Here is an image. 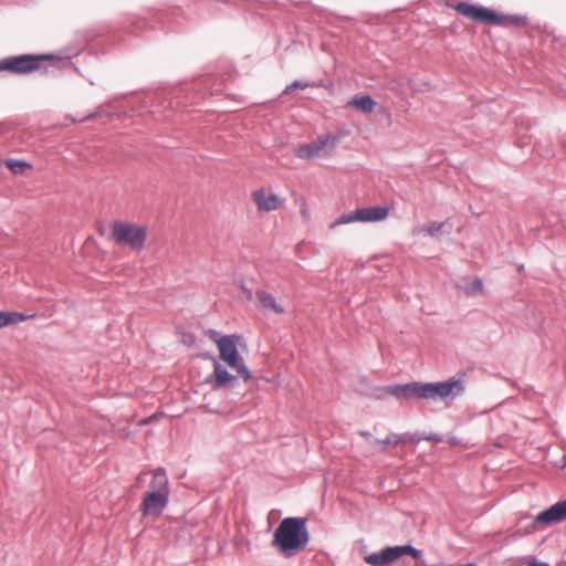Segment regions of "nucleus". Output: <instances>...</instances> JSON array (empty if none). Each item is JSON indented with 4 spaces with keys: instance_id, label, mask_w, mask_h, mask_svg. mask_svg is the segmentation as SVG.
I'll return each mask as SVG.
<instances>
[{
    "instance_id": "obj_24",
    "label": "nucleus",
    "mask_w": 566,
    "mask_h": 566,
    "mask_svg": "<svg viewBox=\"0 0 566 566\" xmlns=\"http://www.w3.org/2000/svg\"><path fill=\"white\" fill-rule=\"evenodd\" d=\"M308 85L306 83H302L300 81H294L292 84L287 85L284 90V94H290L292 93L294 90L296 88H301V90H304L306 88Z\"/></svg>"
},
{
    "instance_id": "obj_14",
    "label": "nucleus",
    "mask_w": 566,
    "mask_h": 566,
    "mask_svg": "<svg viewBox=\"0 0 566 566\" xmlns=\"http://www.w3.org/2000/svg\"><path fill=\"white\" fill-rule=\"evenodd\" d=\"M386 394L396 397L399 400L420 398V382H409L405 385H392L385 389Z\"/></svg>"
},
{
    "instance_id": "obj_26",
    "label": "nucleus",
    "mask_w": 566,
    "mask_h": 566,
    "mask_svg": "<svg viewBox=\"0 0 566 566\" xmlns=\"http://www.w3.org/2000/svg\"><path fill=\"white\" fill-rule=\"evenodd\" d=\"M528 566H549V565L546 563H543V562L532 560L528 563Z\"/></svg>"
},
{
    "instance_id": "obj_8",
    "label": "nucleus",
    "mask_w": 566,
    "mask_h": 566,
    "mask_svg": "<svg viewBox=\"0 0 566 566\" xmlns=\"http://www.w3.org/2000/svg\"><path fill=\"white\" fill-rule=\"evenodd\" d=\"M389 214V209L386 207H363L349 213L343 214L329 224L333 230L338 226L348 224L353 222H377L385 220Z\"/></svg>"
},
{
    "instance_id": "obj_21",
    "label": "nucleus",
    "mask_w": 566,
    "mask_h": 566,
    "mask_svg": "<svg viewBox=\"0 0 566 566\" xmlns=\"http://www.w3.org/2000/svg\"><path fill=\"white\" fill-rule=\"evenodd\" d=\"M7 167L13 172V174H23L27 169L31 168V165L23 160H8L6 163Z\"/></svg>"
},
{
    "instance_id": "obj_17",
    "label": "nucleus",
    "mask_w": 566,
    "mask_h": 566,
    "mask_svg": "<svg viewBox=\"0 0 566 566\" xmlns=\"http://www.w3.org/2000/svg\"><path fill=\"white\" fill-rule=\"evenodd\" d=\"M457 287L465 295H474L482 292V282L476 277L461 279L457 283Z\"/></svg>"
},
{
    "instance_id": "obj_11",
    "label": "nucleus",
    "mask_w": 566,
    "mask_h": 566,
    "mask_svg": "<svg viewBox=\"0 0 566 566\" xmlns=\"http://www.w3.org/2000/svg\"><path fill=\"white\" fill-rule=\"evenodd\" d=\"M453 8L459 14L474 22L486 24L495 23V12L482 6L472 4L469 2H460Z\"/></svg>"
},
{
    "instance_id": "obj_16",
    "label": "nucleus",
    "mask_w": 566,
    "mask_h": 566,
    "mask_svg": "<svg viewBox=\"0 0 566 566\" xmlns=\"http://www.w3.org/2000/svg\"><path fill=\"white\" fill-rule=\"evenodd\" d=\"M377 103L369 95H355L346 106L355 108L364 114H371Z\"/></svg>"
},
{
    "instance_id": "obj_27",
    "label": "nucleus",
    "mask_w": 566,
    "mask_h": 566,
    "mask_svg": "<svg viewBox=\"0 0 566 566\" xmlns=\"http://www.w3.org/2000/svg\"><path fill=\"white\" fill-rule=\"evenodd\" d=\"M426 439L429 441H434V442L441 441V438H439L437 436H430V437H427Z\"/></svg>"
},
{
    "instance_id": "obj_3",
    "label": "nucleus",
    "mask_w": 566,
    "mask_h": 566,
    "mask_svg": "<svg viewBox=\"0 0 566 566\" xmlns=\"http://www.w3.org/2000/svg\"><path fill=\"white\" fill-rule=\"evenodd\" d=\"M148 227L129 221H114L111 227V239L119 247L133 252H140L146 247Z\"/></svg>"
},
{
    "instance_id": "obj_23",
    "label": "nucleus",
    "mask_w": 566,
    "mask_h": 566,
    "mask_svg": "<svg viewBox=\"0 0 566 566\" xmlns=\"http://www.w3.org/2000/svg\"><path fill=\"white\" fill-rule=\"evenodd\" d=\"M442 228L443 223L433 221L424 226L423 231L430 237H436L441 232Z\"/></svg>"
},
{
    "instance_id": "obj_15",
    "label": "nucleus",
    "mask_w": 566,
    "mask_h": 566,
    "mask_svg": "<svg viewBox=\"0 0 566 566\" xmlns=\"http://www.w3.org/2000/svg\"><path fill=\"white\" fill-rule=\"evenodd\" d=\"M256 301L259 305L265 310L271 311L277 315H282L285 313V306L279 302L274 295L266 291H258L255 293Z\"/></svg>"
},
{
    "instance_id": "obj_1",
    "label": "nucleus",
    "mask_w": 566,
    "mask_h": 566,
    "mask_svg": "<svg viewBox=\"0 0 566 566\" xmlns=\"http://www.w3.org/2000/svg\"><path fill=\"white\" fill-rule=\"evenodd\" d=\"M310 539L306 518L286 517L274 532L272 544L285 555L291 556L305 548Z\"/></svg>"
},
{
    "instance_id": "obj_7",
    "label": "nucleus",
    "mask_w": 566,
    "mask_h": 566,
    "mask_svg": "<svg viewBox=\"0 0 566 566\" xmlns=\"http://www.w3.org/2000/svg\"><path fill=\"white\" fill-rule=\"evenodd\" d=\"M336 147V138L324 134L317 136L310 143H304L294 148V155L303 160H312L322 157H329Z\"/></svg>"
},
{
    "instance_id": "obj_4",
    "label": "nucleus",
    "mask_w": 566,
    "mask_h": 566,
    "mask_svg": "<svg viewBox=\"0 0 566 566\" xmlns=\"http://www.w3.org/2000/svg\"><path fill=\"white\" fill-rule=\"evenodd\" d=\"M60 59L53 54H22L0 61V72L29 74L44 69L46 63L55 64Z\"/></svg>"
},
{
    "instance_id": "obj_18",
    "label": "nucleus",
    "mask_w": 566,
    "mask_h": 566,
    "mask_svg": "<svg viewBox=\"0 0 566 566\" xmlns=\"http://www.w3.org/2000/svg\"><path fill=\"white\" fill-rule=\"evenodd\" d=\"M411 440V437L408 433L403 434H396L391 433L387 436L385 439L376 440L377 443L382 446V450L386 449V447H396L400 443H406Z\"/></svg>"
},
{
    "instance_id": "obj_9",
    "label": "nucleus",
    "mask_w": 566,
    "mask_h": 566,
    "mask_svg": "<svg viewBox=\"0 0 566 566\" xmlns=\"http://www.w3.org/2000/svg\"><path fill=\"white\" fill-rule=\"evenodd\" d=\"M403 555H410L417 559L421 556V552L410 545L386 547L379 553L367 555L365 562L371 566H389Z\"/></svg>"
},
{
    "instance_id": "obj_19",
    "label": "nucleus",
    "mask_w": 566,
    "mask_h": 566,
    "mask_svg": "<svg viewBox=\"0 0 566 566\" xmlns=\"http://www.w3.org/2000/svg\"><path fill=\"white\" fill-rule=\"evenodd\" d=\"M526 24V18L522 15H509L497 13V25L505 27H524Z\"/></svg>"
},
{
    "instance_id": "obj_6",
    "label": "nucleus",
    "mask_w": 566,
    "mask_h": 566,
    "mask_svg": "<svg viewBox=\"0 0 566 566\" xmlns=\"http://www.w3.org/2000/svg\"><path fill=\"white\" fill-rule=\"evenodd\" d=\"M465 386L458 378H449L446 381L420 382V399L427 400H453L464 394Z\"/></svg>"
},
{
    "instance_id": "obj_12",
    "label": "nucleus",
    "mask_w": 566,
    "mask_h": 566,
    "mask_svg": "<svg viewBox=\"0 0 566 566\" xmlns=\"http://www.w3.org/2000/svg\"><path fill=\"white\" fill-rule=\"evenodd\" d=\"M566 520V500L553 504L547 510L538 513L535 516V524L541 526H548Z\"/></svg>"
},
{
    "instance_id": "obj_13",
    "label": "nucleus",
    "mask_w": 566,
    "mask_h": 566,
    "mask_svg": "<svg viewBox=\"0 0 566 566\" xmlns=\"http://www.w3.org/2000/svg\"><path fill=\"white\" fill-rule=\"evenodd\" d=\"M213 373L207 377L206 384L210 385L213 389H221L231 386L235 380V376L230 374L221 363L212 358Z\"/></svg>"
},
{
    "instance_id": "obj_28",
    "label": "nucleus",
    "mask_w": 566,
    "mask_h": 566,
    "mask_svg": "<svg viewBox=\"0 0 566 566\" xmlns=\"http://www.w3.org/2000/svg\"><path fill=\"white\" fill-rule=\"evenodd\" d=\"M449 442H450L451 444H453V446L458 443V442H457V440H455L454 438H450V439H449Z\"/></svg>"
},
{
    "instance_id": "obj_20",
    "label": "nucleus",
    "mask_w": 566,
    "mask_h": 566,
    "mask_svg": "<svg viewBox=\"0 0 566 566\" xmlns=\"http://www.w3.org/2000/svg\"><path fill=\"white\" fill-rule=\"evenodd\" d=\"M27 317L21 313L0 312V328L25 321Z\"/></svg>"
},
{
    "instance_id": "obj_10",
    "label": "nucleus",
    "mask_w": 566,
    "mask_h": 566,
    "mask_svg": "<svg viewBox=\"0 0 566 566\" xmlns=\"http://www.w3.org/2000/svg\"><path fill=\"white\" fill-rule=\"evenodd\" d=\"M251 199L258 212L261 213L279 210L283 207L285 201L283 197L265 187L252 191Z\"/></svg>"
},
{
    "instance_id": "obj_22",
    "label": "nucleus",
    "mask_w": 566,
    "mask_h": 566,
    "mask_svg": "<svg viewBox=\"0 0 566 566\" xmlns=\"http://www.w3.org/2000/svg\"><path fill=\"white\" fill-rule=\"evenodd\" d=\"M296 203L298 205L300 213L303 221L308 222L311 220V211L306 199L300 198L296 200Z\"/></svg>"
},
{
    "instance_id": "obj_2",
    "label": "nucleus",
    "mask_w": 566,
    "mask_h": 566,
    "mask_svg": "<svg viewBox=\"0 0 566 566\" xmlns=\"http://www.w3.org/2000/svg\"><path fill=\"white\" fill-rule=\"evenodd\" d=\"M168 499L169 485L167 474L164 469H157L153 472L149 491L145 493L140 503L143 515L158 517L167 506Z\"/></svg>"
},
{
    "instance_id": "obj_5",
    "label": "nucleus",
    "mask_w": 566,
    "mask_h": 566,
    "mask_svg": "<svg viewBox=\"0 0 566 566\" xmlns=\"http://www.w3.org/2000/svg\"><path fill=\"white\" fill-rule=\"evenodd\" d=\"M240 340L241 336L238 334L223 335L222 339L218 340L217 349L219 353V359L233 369L244 381H249L252 376L243 357L238 350Z\"/></svg>"
},
{
    "instance_id": "obj_25",
    "label": "nucleus",
    "mask_w": 566,
    "mask_h": 566,
    "mask_svg": "<svg viewBox=\"0 0 566 566\" xmlns=\"http://www.w3.org/2000/svg\"><path fill=\"white\" fill-rule=\"evenodd\" d=\"M207 336L216 344L217 347H218V340L222 339V336L219 335V333L213 329L208 331Z\"/></svg>"
}]
</instances>
